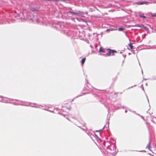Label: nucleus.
I'll return each mask as SVG.
<instances>
[{
	"instance_id": "12",
	"label": "nucleus",
	"mask_w": 156,
	"mask_h": 156,
	"mask_svg": "<svg viewBox=\"0 0 156 156\" xmlns=\"http://www.w3.org/2000/svg\"><path fill=\"white\" fill-rule=\"evenodd\" d=\"M150 147V146H149V147Z\"/></svg>"
},
{
	"instance_id": "6",
	"label": "nucleus",
	"mask_w": 156,
	"mask_h": 156,
	"mask_svg": "<svg viewBox=\"0 0 156 156\" xmlns=\"http://www.w3.org/2000/svg\"><path fill=\"white\" fill-rule=\"evenodd\" d=\"M124 30V29L122 28H119L118 29V30L119 31H123Z\"/></svg>"
},
{
	"instance_id": "10",
	"label": "nucleus",
	"mask_w": 156,
	"mask_h": 156,
	"mask_svg": "<svg viewBox=\"0 0 156 156\" xmlns=\"http://www.w3.org/2000/svg\"><path fill=\"white\" fill-rule=\"evenodd\" d=\"M152 17H155V16H156V13H154V14H152Z\"/></svg>"
},
{
	"instance_id": "2",
	"label": "nucleus",
	"mask_w": 156,
	"mask_h": 156,
	"mask_svg": "<svg viewBox=\"0 0 156 156\" xmlns=\"http://www.w3.org/2000/svg\"><path fill=\"white\" fill-rule=\"evenodd\" d=\"M150 3L149 2L144 1L143 2H135V4L138 5H143L144 4H147Z\"/></svg>"
},
{
	"instance_id": "11",
	"label": "nucleus",
	"mask_w": 156,
	"mask_h": 156,
	"mask_svg": "<svg viewBox=\"0 0 156 156\" xmlns=\"http://www.w3.org/2000/svg\"><path fill=\"white\" fill-rule=\"evenodd\" d=\"M48 1H53V2H54V1H59V0H48Z\"/></svg>"
},
{
	"instance_id": "8",
	"label": "nucleus",
	"mask_w": 156,
	"mask_h": 156,
	"mask_svg": "<svg viewBox=\"0 0 156 156\" xmlns=\"http://www.w3.org/2000/svg\"><path fill=\"white\" fill-rule=\"evenodd\" d=\"M140 17L143 18L144 19H145L146 18L145 16H142V15H140Z\"/></svg>"
},
{
	"instance_id": "1",
	"label": "nucleus",
	"mask_w": 156,
	"mask_h": 156,
	"mask_svg": "<svg viewBox=\"0 0 156 156\" xmlns=\"http://www.w3.org/2000/svg\"><path fill=\"white\" fill-rule=\"evenodd\" d=\"M107 50H108V52L106 53V54L108 56H110L112 54V55H113L114 52H117V51L114 50H112L109 49H107Z\"/></svg>"
},
{
	"instance_id": "9",
	"label": "nucleus",
	"mask_w": 156,
	"mask_h": 156,
	"mask_svg": "<svg viewBox=\"0 0 156 156\" xmlns=\"http://www.w3.org/2000/svg\"><path fill=\"white\" fill-rule=\"evenodd\" d=\"M69 13H73V14H78V13H76V12H71V11H69Z\"/></svg>"
},
{
	"instance_id": "7",
	"label": "nucleus",
	"mask_w": 156,
	"mask_h": 156,
	"mask_svg": "<svg viewBox=\"0 0 156 156\" xmlns=\"http://www.w3.org/2000/svg\"><path fill=\"white\" fill-rule=\"evenodd\" d=\"M132 27H141V26H140L138 24H137L135 25H132Z\"/></svg>"
},
{
	"instance_id": "5",
	"label": "nucleus",
	"mask_w": 156,
	"mask_h": 156,
	"mask_svg": "<svg viewBox=\"0 0 156 156\" xmlns=\"http://www.w3.org/2000/svg\"><path fill=\"white\" fill-rule=\"evenodd\" d=\"M86 60V58H84L82 59L81 60V64L82 65H83L85 61Z\"/></svg>"
},
{
	"instance_id": "4",
	"label": "nucleus",
	"mask_w": 156,
	"mask_h": 156,
	"mask_svg": "<svg viewBox=\"0 0 156 156\" xmlns=\"http://www.w3.org/2000/svg\"><path fill=\"white\" fill-rule=\"evenodd\" d=\"M128 45L129 47H130L131 49H133V44L131 43H130Z\"/></svg>"
},
{
	"instance_id": "3",
	"label": "nucleus",
	"mask_w": 156,
	"mask_h": 156,
	"mask_svg": "<svg viewBox=\"0 0 156 156\" xmlns=\"http://www.w3.org/2000/svg\"><path fill=\"white\" fill-rule=\"evenodd\" d=\"M99 51L100 52H101L103 53H105L107 52L108 50L106 49H104L102 47L100 48Z\"/></svg>"
}]
</instances>
